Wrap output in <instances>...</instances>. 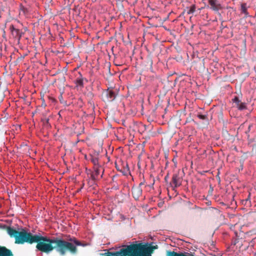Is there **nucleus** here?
<instances>
[{"label": "nucleus", "instance_id": "f257e3e1", "mask_svg": "<svg viewBox=\"0 0 256 256\" xmlns=\"http://www.w3.org/2000/svg\"><path fill=\"white\" fill-rule=\"evenodd\" d=\"M7 232L10 237L14 238L16 244L27 242L32 244L36 242V248L38 250L49 254L55 250L61 256H65L68 252L76 255L78 252V246L84 247L88 245L87 243L70 235H64L62 238H50L40 234H32L24 230L18 232L10 227L7 228Z\"/></svg>", "mask_w": 256, "mask_h": 256}, {"label": "nucleus", "instance_id": "f03ea898", "mask_svg": "<svg viewBox=\"0 0 256 256\" xmlns=\"http://www.w3.org/2000/svg\"><path fill=\"white\" fill-rule=\"evenodd\" d=\"M152 243L137 242L122 247V256H152L154 250L158 248L157 245L152 246Z\"/></svg>", "mask_w": 256, "mask_h": 256}, {"label": "nucleus", "instance_id": "7ed1b4c3", "mask_svg": "<svg viewBox=\"0 0 256 256\" xmlns=\"http://www.w3.org/2000/svg\"><path fill=\"white\" fill-rule=\"evenodd\" d=\"M116 93L112 89L108 88L104 90L102 96V100L104 102H110L113 101L116 98Z\"/></svg>", "mask_w": 256, "mask_h": 256}, {"label": "nucleus", "instance_id": "20e7f679", "mask_svg": "<svg viewBox=\"0 0 256 256\" xmlns=\"http://www.w3.org/2000/svg\"><path fill=\"white\" fill-rule=\"evenodd\" d=\"M192 66L199 72H203L204 70V59L202 58H198L192 62Z\"/></svg>", "mask_w": 256, "mask_h": 256}, {"label": "nucleus", "instance_id": "39448f33", "mask_svg": "<svg viewBox=\"0 0 256 256\" xmlns=\"http://www.w3.org/2000/svg\"><path fill=\"white\" fill-rule=\"evenodd\" d=\"M10 30L12 38L19 42L24 33L19 29L15 28L12 24L10 26Z\"/></svg>", "mask_w": 256, "mask_h": 256}, {"label": "nucleus", "instance_id": "423d86ee", "mask_svg": "<svg viewBox=\"0 0 256 256\" xmlns=\"http://www.w3.org/2000/svg\"><path fill=\"white\" fill-rule=\"evenodd\" d=\"M93 168L94 172L91 174L90 178L92 180L95 181L98 180V176L100 174L101 172H102L101 178L102 177V175L104 173V168L102 166L96 167H93Z\"/></svg>", "mask_w": 256, "mask_h": 256}, {"label": "nucleus", "instance_id": "0eeeda50", "mask_svg": "<svg viewBox=\"0 0 256 256\" xmlns=\"http://www.w3.org/2000/svg\"><path fill=\"white\" fill-rule=\"evenodd\" d=\"M208 5V8L214 11L218 12L222 8L221 4L218 2V0H207Z\"/></svg>", "mask_w": 256, "mask_h": 256}, {"label": "nucleus", "instance_id": "6e6552de", "mask_svg": "<svg viewBox=\"0 0 256 256\" xmlns=\"http://www.w3.org/2000/svg\"><path fill=\"white\" fill-rule=\"evenodd\" d=\"M142 189L140 186H134L132 188V194L136 200H138L142 194Z\"/></svg>", "mask_w": 256, "mask_h": 256}, {"label": "nucleus", "instance_id": "1a4fd4ad", "mask_svg": "<svg viewBox=\"0 0 256 256\" xmlns=\"http://www.w3.org/2000/svg\"><path fill=\"white\" fill-rule=\"evenodd\" d=\"M166 256H194V254L192 252L178 253L174 251H168L166 252Z\"/></svg>", "mask_w": 256, "mask_h": 256}, {"label": "nucleus", "instance_id": "9d476101", "mask_svg": "<svg viewBox=\"0 0 256 256\" xmlns=\"http://www.w3.org/2000/svg\"><path fill=\"white\" fill-rule=\"evenodd\" d=\"M12 251L4 246H0V256H13Z\"/></svg>", "mask_w": 256, "mask_h": 256}, {"label": "nucleus", "instance_id": "9b49d317", "mask_svg": "<svg viewBox=\"0 0 256 256\" xmlns=\"http://www.w3.org/2000/svg\"><path fill=\"white\" fill-rule=\"evenodd\" d=\"M101 254L102 256H122V248L116 251L110 252L108 250Z\"/></svg>", "mask_w": 256, "mask_h": 256}, {"label": "nucleus", "instance_id": "f8f14e48", "mask_svg": "<svg viewBox=\"0 0 256 256\" xmlns=\"http://www.w3.org/2000/svg\"><path fill=\"white\" fill-rule=\"evenodd\" d=\"M172 182L176 188L180 185V180L178 174H173L172 177Z\"/></svg>", "mask_w": 256, "mask_h": 256}, {"label": "nucleus", "instance_id": "ddd939ff", "mask_svg": "<svg viewBox=\"0 0 256 256\" xmlns=\"http://www.w3.org/2000/svg\"><path fill=\"white\" fill-rule=\"evenodd\" d=\"M240 11L242 13L244 14V17L246 18L248 16V13L247 10V6L246 3L241 4Z\"/></svg>", "mask_w": 256, "mask_h": 256}, {"label": "nucleus", "instance_id": "4468645a", "mask_svg": "<svg viewBox=\"0 0 256 256\" xmlns=\"http://www.w3.org/2000/svg\"><path fill=\"white\" fill-rule=\"evenodd\" d=\"M90 160L94 164V167L101 166L98 162V157L92 156Z\"/></svg>", "mask_w": 256, "mask_h": 256}, {"label": "nucleus", "instance_id": "2eb2a0df", "mask_svg": "<svg viewBox=\"0 0 256 256\" xmlns=\"http://www.w3.org/2000/svg\"><path fill=\"white\" fill-rule=\"evenodd\" d=\"M42 124L44 126L48 127V128L50 126L48 118H42Z\"/></svg>", "mask_w": 256, "mask_h": 256}, {"label": "nucleus", "instance_id": "dca6fc26", "mask_svg": "<svg viewBox=\"0 0 256 256\" xmlns=\"http://www.w3.org/2000/svg\"><path fill=\"white\" fill-rule=\"evenodd\" d=\"M196 7L194 4L192 5L190 8L188 12V14H190L194 13L196 10Z\"/></svg>", "mask_w": 256, "mask_h": 256}, {"label": "nucleus", "instance_id": "f3484780", "mask_svg": "<svg viewBox=\"0 0 256 256\" xmlns=\"http://www.w3.org/2000/svg\"><path fill=\"white\" fill-rule=\"evenodd\" d=\"M232 102L236 104V106H238L241 103L240 100H239L238 96H234V98L232 99Z\"/></svg>", "mask_w": 256, "mask_h": 256}, {"label": "nucleus", "instance_id": "a211bd4d", "mask_svg": "<svg viewBox=\"0 0 256 256\" xmlns=\"http://www.w3.org/2000/svg\"><path fill=\"white\" fill-rule=\"evenodd\" d=\"M238 110H242L246 108V106L244 103L242 102L236 106Z\"/></svg>", "mask_w": 256, "mask_h": 256}, {"label": "nucleus", "instance_id": "6ab92c4d", "mask_svg": "<svg viewBox=\"0 0 256 256\" xmlns=\"http://www.w3.org/2000/svg\"><path fill=\"white\" fill-rule=\"evenodd\" d=\"M198 117L201 120H207L208 116L206 115L198 114Z\"/></svg>", "mask_w": 256, "mask_h": 256}, {"label": "nucleus", "instance_id": "aec40b11", "mask_svg": "<svg viewBox=\"0 0 256 256\" xmlns=\"http://www.w3.org/2000/svg\"><path fill=\"white\" fill-rule=\"evenodd\" d=\"M58 99L61 104H64L65 102L63 100L62 94H60V95L58 96Z\"/></svg>", "mask_w": 256, "mask_h": 256}, {"label": "nucleus", "instance_id": "412c9836", "mask_svg": "<svg viewBox=\"0 0 256 256\" xmlns=\"http://www.w3.org/2000/svg\"><path fill=\"white\" fill-rule=\"evenodd\" d=\"M77 83L79 86L83 85V80L82 79L77 80Z\"/></svg>", "mask_w": 256, "mask_h": 256}, {"label": "nucleus", "instance_id": "4be33fe9", "mask_svg": "<svg viewBox=\"0 0 256 256\" xmlns=\"http://www.w3.org/2000/svg\"><path fill=\"white\" fill-rule=\"evenodd\" d=\"M144 182H141L139 184V185H138V186H140V188H141V186H142V185H144Z\"/></svg>", "mask_w": 256, "mask_h": 256}, {"label": "nucleus", "instance_id": "5701e85b", "mask_svg": "<svg viewBox=\"0 0 256 256\" xmlns=\"http://www.w3.org/2000/svg\"><path fill=\"white\" fill-rule=\"evenodd\" d=\"M252 126V124H250L249 125L248 128V132H250V128H251Z\"/></svg>", "mask_w": 256, "mask_h": 256}]
</instances>
